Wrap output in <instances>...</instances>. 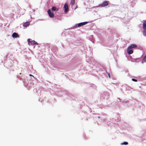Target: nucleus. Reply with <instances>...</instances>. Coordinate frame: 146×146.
Listing matches in <instances>:
<instances>
[{
	"instance_id": "nucleus-1",
	"label": "nucleus",
	"mask_w": 146,
	"mask_h": 146,
	"mask_svg": "<svg viewBox=\"0 0 146 146\" xmlns=\"http://www.w3.org/2000/svg\"><path fill=\"white\" fill-rule=\"evenodd\" d=\"M88 23L87 22L81 23L78 24H76L74 26V28H76L78 27H80Z\"/></svg>"
},
{
	"instance_id": "nucleus-2",
	"label": "nucleus",
	"mask_w": 146,
	"mask_h": 146,
	"mask_svg": "<svg viewBox=\"0 0 146 146\" xmlns=\"http://www.w3.org/2000/svg\"><path fill=\"white\" fill-rule=\"evenodd\" d=\"M108 5V2L107 1L104 2L102 3L101 4L99 5L98 6H97V7H103L106 6Z\"/></svg>"
},
{
	"instance_id": "nucleus-3",
	"label": "nucleus",
	"mask_w": 146,
	"mask_h": 146,
	"mask_svg": "<svg viewBox=\"0 0 146 146\" xmlns=\"http://www.w3.org/2000/svg\"><path fill=\"white\" fill-rule=\"evenodd\" d=\"M47 12L49 17L51 18H52L54 16V14L51 12V10L48 9L47 10Z\"/></svg>"
},
{
	"instance_id": "nucleus-4",
	"label": "nucleus",
	"mask_w": 146,
	"mask_h": 146,
	"mask_svg": "<svg viewBox=\"0 0 146 146\" xmlns=\"http://www.w3.org/2000/svg\"><path fill=\"white\" fill-rule=\"evenodd\" d=\"M12 36L14 38L19 37V35L16 33H13L12 35Z\"/></svg>"
},
{
	"instance_id": "nucleus-5",
	"label": "nucleus",
	"mask_w": 146,
	"mask_h": 146,
	"mask_svg": "<svg viewBox=\"0 0 146 146\" xmlns=\"http://www.w3.org/2000/svg\"><path fill=\"white\" fill-rule=\"evenodd\" d=\"M64 12H67L68 9V5L66 4H65L64 5Z\"/></svg>"
},
{
	"instance_id": "nucleus-6",
	"label": "nucleus",
	"mask_w": 146,
	"mask_h": 146,
	"mask_svg": "<svg viewBox=\"0 0 146 146\" xmlns=\"http://www.w3.org/2000/svg\"><path fill=\"white\" fill-rule=\"evenodd\" d=\"M137 45L135 44H132L128 47V50H130L133 48L136 47Z\"/></svg>"
},
{
	"instance_id": "nucleus-7",
	"label": "nucleus",
	"mask_w": 146,
	"mask_h": 146,
	"mask_svg": "<svg viewBox=\"0 0 146 146\" xmlns=\"http://www.w3.org/2000/svg\"><path fill=\"white\" fill-rule=\"evenodd\" d=\"M143 29L146 30V21H145L143 23Z\"/></svg>"
},
{
	"instance_id": "nucleus-8",
	"label": "nucleus",
	"mask_w": 146,
	"mask_h": 146,
	"mask_svg": "<svg viewBox=\"0 0 146 146\" xmlns=\"http://www.w3.org/2000/svg\"><path fill=\"white\" fill-rule=\"evenodd\" d=\"M127 53L129 54H131L133 53V50L132 49L128 50V48L127 49Z\"/></svg>"
},
{
	"instance_id": "nucleus-9",
	"label": "nucleus",
	"mask_w": 146,
	"mask_h": 146,
	"mask_svg": "<svg viewBox=\"0 0 146 146\" xmlns=\"http://www.w3.org/2000/svg\"><path fill=\"white\" fill-rule=\"evenodd\" d=\"M31 43L32 44H37L38 43L35 41L33 40H31Z\"/></svg>"
},
{
	"instance_id": "nucleus-10",
	"label": "nucleus",
	"mask_w": 146,
	"mask_h": 146,
	"mask_svg": "<svg viewBox=\"0 0 146 146\" xmlns=\"http://www.w3.org/2000/svg\"><path fill=\"white\" fill-rule=\"evenodd\" d=\"M29 24H30V23L29 22H27L23 24V26L24 27H26L28 25H29Z\"/></svg>"
},
{
	"instance_id": "nucleus-11",
	"label": "nucleus",
	"mask_w": 146,
	"mask_h": 146,
	"mask_svg": "<svg viewBox=\"0 0 146 146\" xmlns=\"http://www.w3.org/2000/svg\"><path fill=\"white\" fill-rule=\"evenodd\" d=\"M51 10L52 11H57L58 9L56 8V7H55L53 6L51 8Z\"/></svg>"
},
{
	"instance_id": "nucleus-12",
	"label": "nucleus",
	"mask_w": 146,
	"mask_h": 146,
	"mask_svg": "<svg viewBox=\"0 0 146 146\" xmlns=\"http://www.w3.org/2000/svg\"><path fill=\"white\" fill-rule=\"evenodd\" d=\"M71 3L72 5H73L75 3V0H71Z\"/></svg>"
},
{
	"instance_id": "nucleus-13",
	"label": "nucleus",
	"mask_w": 146,
	"mask_h": 146,
	"mask_svg": "<svg viewBox=\"0 0 146 146\" xmlns=\"http://www.w3.org/2000/svg\"><path fill=\"white\" fill-rule=\"evenodd\" d=\"M128 144V143L127 142H124L123 143H121V145H127Z\"/></svg>"
},
{
	"instance_id": "nucleus-14",
	"label": "nucleus",
	"mask_w": 146,
	"mask_h": 146,
	"mask_svg": "<svg viewBox=\"0 0 146 146\" xmlns=\"http://www.w3.org/2000/svg\"><path fill=\"white\" fill-rule=\"evenodd\" d=\"M143 35L146 36V30H144L143 31Z\"/></svg>"
},
{
	"instance_id": "nucleus-15",
	"label": "nucleus",
	"mask_w": 146,
	"mask_h": 146,
	"mask_svg": "<svg viewBox=\"0 0 146 146\" xmlns=\"http://www.w3.org/2000/svg\"><path fill=\"white\" fill-rule=\"evenodd\" d=\"M132 80L133 81H134V82H137V80L136 79H133V78H132Z\"/></svg>"
},
{
	"instance_id": "nucleus-16",
	"label": "nucleus",
	"mask_w": 146,
	"mask_h": 146,
	"mask_svg": "<svg viewBox=\"0 0 146 146\" xmlns=\"http://www.w3.org/2000/svg\"><path fill=\"white\" fill-rule=\"evenodd\" d=\"M31 39L29 38L28 39L27 41L29 43L30 42L31 43Z\"/></svg>"
},
{
	"instance_id": "nucleus-17",
	"label": "nucleus",
	"mask_w": 146,
	"mask_h": 146,
	"mask_svg": "<svg viewBox=\"0 0 146 146\" xmlns=\"http://www.w3.org/2000/svg\"><path fill=\"white\" fill-rule=\"evenodd\" d=\"M145 59H146V56H144L143 58V60H145Z\"/></svg>"
},
{
	"instance_id": "nucleus-18",
	"label": "nucleus",
	"mask_w": 146,
	"mask_h": 146,
	"mask_svg": "<svg viewBox=\"0 0 146 146\" xmlns=\"http://www.w3.org/2000/svg\"><path fill=\"white\" fill-rule=\"evenodd\" d=\"M128 101H124L123 102L124 103H127Z\"/></svg>"
},
{
	"instance_id": "nucleus-19",
	"label": "nucleus",
	"mask_w": 146,
	"mask_h": 146,
	"mask_svg": "<svg viewBox=\"0 0 146 146\" xmlns=\"http://www.w3.org/2000/svg\"><path fill=\"white\" fill-rule=\"evenodd\" d=\"M29 76H32L33 77H34V76L33 75H31V74H30L29 75Z\"/></svg>"
},
{
	"instance_id": "nucleus-20",
	"label": "nucleus",
	"mask_w": 146,
	"mask_h": 146,
	"mask_svg": "<svg viewBox=\"0 0 146 146\" xmlns=\"http://www.w3.org/2000/svg\"><path fill=\"white\" fill-rule=\"evenodd\" d=\"M108 74V76H109V78H110V75H109V74Z\"/></svg>"
}]
</instances>
